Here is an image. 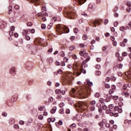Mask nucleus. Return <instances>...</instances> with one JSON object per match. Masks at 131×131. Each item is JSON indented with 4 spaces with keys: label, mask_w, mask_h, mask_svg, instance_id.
I'll return each instance as SVG.
<instances>
[{
    "label": "nucleus",
    "mask_w": 131,
    "mask_h": 131,
    "mask_svg": "<svg viewBox=\"0 0 131 131\" xmlns=\"http://www.w3.org/2000/svg\"><path fill=\"white\" fill-rule=\"evenodd\" d=\"M91 89L90 88L83 89L82 87L76 86L71 90V93L73 95L79 96L80 99H84L88 98V96L90 95Z\"/></svg>",
    "instance_id": "nucleus-1"
},
{
    "label": "nucleus",
    "mask_w": 131,
    "mask_h": 131,
    "mask_svg": "<svg viewBox=\"0 0 131 131\" xmlns=\"http://www.w3.org/2000/svg\"><path fill=\"white\" fill-rule=\"evenodd\" d=\"M56 31L57 32H58V33L62 34V33H68L70 30L69 28H68V27H67L66 26H63L62 27V26L58 25L56 26Z\"/></svg>",
    "instance_id": "nucleus-2"
},
{
    "label": "nucleus",
    "mask_w": 131,
    "mask_h": 131,
    "mask_svg": "<svg viewBox=\"0 0 131 131\" xmlns=\"http://www.w3.org/2000/svg\"><path fill=\"white\" fill-rule=\"evenodd\" d=\"M64 17H68L69 19H73L75 14L71 11H65L64 12Z\"/></svg>",
    "instance_id": "nucleus-3"
},
{
    "label": "nucleus",
    "mask_w": 131,
    "mask_h": 131,
    "mask_svg": "<svg viewBox=\"0 0 131 131\" xmlns=\"http://www.w3.org/2000/svg\"><path fill=\"white\" fill-rule=\"evenodd\" d=\"M79 108L81 110L80 112H83V111L86 109V105H85V103H81L79 105Z\"/></svg>",
    "instance_id": "nucleus-4"
},
{
    "label": "nucleus",
    "mask_w": 131,
    "mask_h": 131,
    "mask_svg": "<svg viewBox=\"0 0 131 131\" xmlns=\"http://www.w3.org/2000/svg\"><path fill=\"white\" fill-rule=\"evenodd\" d=\"M10 74L13 75V76L16 75V71L15 70V67H12L11 68L10 70Z\"/></svg>",
    "instance_id": "nucleus-5"
},
{
    "label": "nucleus",
    "mask_w": 131,
    "mask_h": 131,
    "mask_svg": "<svg viewBox=\"0 0 131 131\" xmlns=\"http://www.w3.org/2000/svg\"><path fill=\"white\" fill-rule=\"evenodd\" d=\"M28 2L32 4H36V5H39L40 4L39 0H28Z\"/></svg>",
    "instance_id": "nucleus-6"
},
{
    "label": "nucleus",
    "mask_w": 131,
    "mask_h": 131,
    "mask_svg": "<svg viewBox=\"0 0 131 131\" xmlns=\"http://www.w3.org/2000/svg\"><path fill=\"white\" fill-rule=\"evenodd\" d=\"M37 15L39 17H43L45 16H48V14L47 13V12L44 11L38 13Z\"/></svg>",
    "instance_id": "nucleus-7"
},
{
    "label": "nucleus",
    "mask_w": 131,
    "mask_h": 131,
    "mask_svg": "<svg viewBox=\"0 0 131 131\" xmlns=\"http://www.w3.org/2000/svg\"><path fill=\"white\" fill-rule=\"evenodd\" d=\"M77 2L78 5L79 6H81V5H83V4H84L85 2H86V0H76Z\"/></svg>",
    "instance_id": "nucleus-8"
},
{
    "label": "nucleus",
    "mask_w": 131,
    "mask_h": 131,
    "mask_svg": "<svg viewBox=\"0 0 131 131\" xmlns=\"http://www.w3.org/2000/svg\"><path fill=\"white\" fill-rule=\"evenodd\" d=\"M26 66L28 70H30L32 68V64L30 62L26 63Z\"/></svg>",
    "instance_id": "nucleus-9"
},
{
    "label": "nucleus",
    "mask_w": 131,
    "mask_h": 131,
    "mask_svg": "<svg viewBox=\"0 0 131 131\" xmlns=\"http://www.w3.org/2000/svg\"><path fill=\"white\" fill-rule=\"evenodd\" d=\"M101 103V104L102 105L103 110H107V109H108V107L107 106V105H106L105 103H104V102H102Z\"/></svg>",
    "instance_id": "nucleus-10"
},
{
    "label": "nucleus",
    "mask_w": 131,
    "mask_h": 131,
    "mask_svg": "<svg viewBox=\"0 0 131 131\" xmlns=\"http://www.w3.org/2000/svg\"><path fill=\"white\" fill-rule=\"evenodd\" d=\"M100 24V21H99L98 20H95V21H93L92 22V24H93L94 27H96V24Z\"/></svg>",
    "instance_id": "nucleus-11"
},
{
    "label": "nucleus",
    "mask_w": 131,
    "mask_h": 131,
    "mask_svg": "<svg viewBox=\"0 0 131 131\" xmlns=\"http://www.w3.org/2000/svg\"><path fill=\"white\" fill-rule=\"evenodd\" d=\"M15 120L14 118H11L9 120V124L13 125L14 123H15Z\"/></svg>",
    "instance_id": "nucleus-12"
},
{
    "label": "nucleus",
    "mask_w": 131,
    "mask_h": 131,
    "mask_svg": "<svg viewBox=\"0 0 131 131\" xmlns=\"http://www.w3.org/2000/svg\"><path fill=\"white\" fill-rule=\"evenodd\" d=\"M12 9H13V7L12 6V5H11V3H10L9 7L8 12V14H9V15H10V14L12 13Z\"/></svg>",
    "instance_id": "nucleus-13"
},
{
    "label": "nucleus",
    "mask_w": 131,
    "mask_h": 131,
    "mask_svg": "<svg viewBox=\"0 0 131 131\" xmlns=\"http://www.w3.org/2000/svg\"><path fill=\"white\" fill-rule=\"evenodd\" d=\"M9 21L11 22V23H14V22L16 21V18L11 17L9 18Z\"/></svg>",
    "instance_id": "nucleus-14"
},
{
    "label": "nucleus",
    "mask_w": 131,
    "mask_h": 131,
    "mask_svg": "<svg viewBox=\"0 0 131 131\" xmlns=\"http://www.w3.org/2000/svg\"><path fill=\"white\" fill-rule=\"evenodd\" d=\"M98 111L99 113H102V112H103V106L102 104H100V107L98 108Z\"/></svg>",
    "instance_id": "nucleus-15"
},
{
    "label": "nucleus",
    "mask_w": 131,
    "mask_h": 131,
    "mask_svg": "<svg viewBox=\"0 0 131 131\" xmlns=\"http://www.w3.org/2000/svg\"><path fill=\"white\" fill-rule=\"evenodd\" d=\"M56 110H57V107L56 106H54L53 108L51 110V113L54 114L55 112H56Z\"/></svg>",
    "instance_id": "nucleus-16"
},
{
    "label": "nucleus",
    "mask_w": 131,
    "mask_h": 131,
    "mask_svg": "<svg viewBox=\"0 0 131 131\" xmlns=\"http://www.w3.org/2000/svg\"><path fill=\"white\" fill-rule=\"evenodd\" d=\"M28 30H24L23 32V35L25 36L26 35H27L28 34Z\"/></svg>",
    "instance_id": "nucleus-17"
},
{
    "label": "nucleus",
    "mask_w": 131,
    "mask_h": 131,
    "mask_svg": "<svg viewBox=\"0 0 131 131\" xmlns=\"http://www.w3.org/2000/svg\"><path fill=\"white\" fill-rule=\"evenodd\" d=\"M97 104V101L96 100H93L91 102H90V105L91 106H95Z\"/></svg>",
    "instance_id": "nucleus-18"
},
{
    "label": "nucleus",
    "mask_w": 131,
    "mask_h": 131,
    "mask_svg": "<svg viewBox=\"0 0 131 131\" xmlns=\"http://www.w3.org/2000/svg\"><path fill=\"white\" fill-rule=\"evenodd\" d=\"M47 95H48L49 96H50V95H52V94H53V91L50 90V89H48L47 90Z\"/></svg>",
    "instance_id": "nucleus-19"
},
{
    "label": "nucleus",
    "mask_w": 131,
    "mask_h": 131,
    "mask_svg": "<svg viewBox=\"0 0 131 131\" xmlns=\"http://www.w3.org/2000/svg\"><path fill=\"white\" fill-rule=\"evenodd\" d=\"M35 42H38L39 45H42L41 39H37L35 40Z\"/></svg>",
    "instance_id": "nucleus-20"
},
{
    "label": "nucleus",
    "mask_w": 131,
    "mask_h": 131,
    "mask_svg": "<svg viewBox=\"0 0 131 131\" xmlns=\"http://www.w3.org/2000/svg\"><path fill=\"white\" fill-rule=\"evenodd\" d=\"M86 63V61H85V60H84L82 62V66H84V68H88V66H86V65L85 66Z\"/></svg>",
    "instance_id": "nucleus-21"
},
{
    "label": "nucleus",
    "mask_w": 131,
    "mask_h": 131,
    "mask_svg": "<svg viewBox=\"0 0 131 131\" xmlns=\"http://www.w3.org/2000/svg\"><path fill=\"white\" fill-rule=\"evenodd\" d=\"M49 120L51 121V122H55V121H56V119L55 118H49L48 119V121H49Z\"/></svg>",
    "instance_id": "nucleus-22"
},
{
    "label": "nucleus",
    "mask_w": 131,
    "mask_h": 131,
    "mask_svg": "<svg viewBox=\"0 0 131 131\" xmlns=\"http://www.w3.org/2000/svg\"><path fill=\"white\" fill-rule=\"evenodd\" d=\"M123 30H126V28L125 27H120V31L123 32Z\"/></svg>",
    "instance_id": "nucleus-23"
},
{
    "label": "nucleus",
    "mask_w": 131,
    "mask_h": 131,
    "mask_svg": "<svg viewBox=\"0 0 131 131\" xmlns=\"http://www.w3.org/2000/svg\"><path fill=\"white\" fill-rule=\"evenodd\" d=\"M95 109H96V107L95 106L91 105V106H90V111H95Z\"/></svg>",
    "instance_id": "nucleus-24"
},
{
    "label": "nucleus",
    "mask_w": 131,
    "mask_h": 131,
    "mask_svg": "<svg viewBox=\"0 0 131 131\" xmlns=\"http://www.w3.org/2000/svg\"><path fill=\"white\" fill-rule=\"evenodd\" d=\"M75 47L74 46H72L69 47L70 51H74Z\"/></svg>",
    "instance_id": "nucleus-25"
},
{
    "label": "nucleus",
    "mask_w": 131,
    "mask_h": 131,
    "mask_svg": "<svg viewBox=\"0 0 131 131\" xmlns=\"http://www.w3.org/2000/svg\"><path fill=\"white\" fill-rule=\"evenodd\" d=\"M55 94H61V90L60 89H56L55 91Z\"/></svg>",
    "instance_id": "nucleus-26"
},
{
    "label": "nucleus",
    "mask_w": 131,
    "mask_h": 131,
    "mask_svg": "<svg viewBox=\"0 0 131 131\" xmlns=\"http://www.w3.org/2000/svg\"><path fill=\"white\" fill-rule=\"evenodd\" d=\"M41 29H46L47 28V25L45 24H42L41 26Z\"/></svg>",
    "instance_id": "nucleus-27"
},
{
    "label": "nucleus",
    "mask_w": 131,
    "mask_h": 131,
    "mask_svg": "<svg viewBox=\"0 0 131 131\" xmlns=\"http://www.w3.org/2000/svg\"><path fill=\"white\" fill-rule=\"evenodd\" d=\"M123 66V65L122 64H121V63H119L117 66L118 68H119V69H121V68H122Z\"/></svg>",
    "instance_id": "nucleus-28"
},
{
    "label": "nucleus",
    "mask_w": 131,
    "mask_h": 131,
    "mask_svg": "<svg viewBox=\"0 0 131 131\" xmlns=\"http://www.w3.org/2000/svg\"><path fill=\"white\" fill-rule=\"evenodd\" d=\"M87 84L89 88H91L93 85V82L89 81L87 83Z\"/></svg>",
    "instance_id": "nucleus-29"
},
{
    "label": "nucleus",
    "mask_w": 131,
    "mask_h": 131,
    "mask_svg": "<svg viewBox=\"0 0 131 131\" xmlns=\"http://www.w3.org/2000/svg\"><path fill=\"white\" fill-rule=\"evenodd\" d=\"M87 39L88 36L86 35H83L82 36V39H83V40H86Z\"/></svg>",
    "instance_id": "nucleus-30"
},
{
    "label": "nucleus",
    "mask_w": 131,
    "mask_h": 131,
    "mask_svg": "<svg viewBox=\"0 0 131 131\" xmlns=\"http://www.w3.org/2000/svg\"><path fill=\"white\" fill-rule=\"evenodd\" d=\"M118 10V7L116 6V7H115V8L113 9V11L114 13H115V12H117Z\"/></svg>",
    "instance_id": "nucleus-31"
},
{
    "label": "nucleus",
    "mask_w": 131,
    "mask_h": 131,
    "mask_svg": "<svg viewBox=\"0 0 131 131\" xmlns=\"http://www.w3.org/2000/svg\"><path fill=\"white\" fill-rule=\"evenodd\" d=\"M25 36V39L27 40H30V36H29V35H26Z\"/></svg>",
    "instance_id": "nucleus-32"
},
{
    "label": "nucleus",
    "mask_w": 131,
    "mask_h": 131,
    "mask_svg": "<svg viewBox=\"0 0 131 131\" xmlns=\"http://www.w3.org/2000/svg\"><path fill=\"white\" fill-rule=\"evenodd\" d=\"M25 123V122L23 120H20L19 121V124H20V125H24Z\"/></svg>",
    "instance_id": "nucleus-33"
},
{
    "label": "nucleus",
    "mask_w": 131,
    "mask_h": 131,
    "mask_svg": "<svg viewBox=\"0 0 131 131\" xmlns=\"http://www.w3.org/2000/svg\"><path fill=\"white\" fill-rule=\"evenodd\" d=\"M95 68H96V69H97L99 70L101 69V66L99 65V64H97L95 67Z\"/></svg>",
    "instance_id": "nucleus-34"
},
{
    "label": "nucleus",
    "mask_w": 131,
    "mask_h": 131,
    "mask_svg": "<svg viewBox=\"0 0 131 131\" xmlns=\"http://www.w3.org/2000/svg\"><path fill=\"white\" fill-rule=\"evenodd\" d=\"M109 94L111 95L112 94H113L114 93V90L111 89L108 91Z\"/></svg>",
    "instance_id": "nucleus-35"
},
{
    "label": "nucleus",
    "mask_w": 131,
    "mask_h": 131,
    "mask_svg": "<svg viewBox=\"0 0 131 131\" xmlns=\"http://www.w3.org/2000/svg\"><path fill=\"white\" fill-rule=\"evenodd\" d=\"M20 8V6H19V5H16L14 6V9H15L16 10H19Z\"/></svg>",
    "instance_id": "nucleus-36"
},
{
    "label": "nucleus",
    "mask_w": 131,
    "mask_h": 131,
    "mask_svg": "<svg viewBox=\"0 0 131 131\" xmlns=\"http://www.w3.org/2000/svg\"><path fill=\"white\" fill-rule=\"evenodd\" d=\"M19 15H20V14L18 12H15L14 13L15 18H16L17 17H18L19 16Z\"/></svg>",
    "instance_id": "nucleus-37"
},
{
    "label": "nucleus",
    "mask_w": 131,
    "mask_h": 131,
    "mask_svg": "<svg viewBox=\"0 0 131 131\" xmlns=\"http://www.w3.org/2000/svg\"><path fill=\"white\" fill-rule=\"evenodd\" d=\"M43 119V115H40L38 116V119H40V120H41V119Z\"/></svg>",
    "instance_id": "nucleus-38"
},
{
    "label": "nucleus",
    "mask_w": 131,
    "mask_h": 131,
    "mask_svg": "<svg viewBox=\"0 0 131 131\" xmlns=\"http://www.w3.org/2000/svg\"><path fill=\"white\" fill-rule=\"evenodd\" d=\"M99 126H100V127H103V126H104V123L103 122H101L99 124Z\"/></svg>",
    "instance_id": "nucleus-39"
},
{
    "label": "nucleus",
    "mask_w": 131,
    "mask_h": 131,
    "mask_svg": "<svg viewBox=\"0 0 131 131\" xmlns=\"http://www.w3.org/2000/svg\"><path fill=\"white\" fill-rule=\"evenodd\" d=\"M101 74V72L100 71H97L95 73L96 75H100Z\"/></svg>",
    "instance_id": "nucleus-40"
},
{
    "label": "nucleus",
    "mask_w": 131,
    "mask_h": 131,
    "mask_svg": "<svg viewBox=\"0 0 131 131\" xmlns=\"http://www.w3.org/2000/svg\"><path fill=\"white\" fill-rule=\"evenodd\" d=\"M127 7H129V9L131 10V5H130V2H127Z\"/></svg>",
    "instance_id": "nucleus-41"
},
{
    "label": "nucleus",
    "mask_w": 131,
    "mask_h": 131,
    "mask_svg": "<svg viewBox=\"0 0 131 131\" xmlns=\"http://www.w3.org/2000/svg\"><path fill=\"white\" fill-rule=\"evenodd\" d=\"M106 114H110L111 113V110H107L105 112Z\"/></svg>",
    "instance_id": "nucleus-42"
},
{
    "label": "nucleus",
    "mask_w": 131,
    "mask_h": 131,
    "mask_svg": "<svg viewBox=\"0 0 131 131\" xmlns=\"http://www.w3.org/2000/svg\"><path fill=\"white\" fill-rule=\"evenodd\" d=\"M57 73H58V74H62V73H63V71H62L61 69H59L58 71H57Z\"/></svg>",
    "instance_id": "nucleus-43"
},
{
    "label": "nucleus",
    "mask_w": 131,
    "mask_h": 131,
    "mask_svg": "<svg viewBox=\"0 0 131 131\" xmlns=\"http://www.w3.org/2000/svg\"><path fill=\"white\" fill-rule=\"evenodd\" d=\"M72 58L74 59V60H76V59H77V56H76V55L75 54H73L72 55Z\"/></svg>",
    "instance_id": "nucleus-44"
},
{
    "label": "nucleus",
    "mask_w": 131,
    "mask_h": 131,
    "mask_svg": "<svg viewBox=\"0 0 131 131\" xmlns=\"http://www.w3.org/2000/svg\"><path fill=\"white\" fill-rule=\"evenodd\" d=\"M26 99H27V101H29V100H30V95H29V94H28L26 96Z\"/></svg>",
    "instance_id": "nucleus-45"
},
{
    "label": "nucleus",
    "mask_w": 131,
    "mask_h": 131,
    "mask_svg": "<svg viewBox=\"0 0 131 131\" xmlns=\"http://www.w3.org/2000/svg\"><path fill=\"white\" fill-rule=\"evenodd\" d=\"M114 107V105L113 104H110L108 105L109 109H113Z\"/></svg>",
    "instance_id": "nucleus-46"
},
{
    "label": "nucleus",
    "mask_w": 131,
    "mask_h": 131,
    "mask_svg": "<svg viewBox=\"0 0 131 131\" xmlns=\"http://www.w3.org/2000/svg\"><path fill=\"white\" fill-rule=\"evenodd\" d=\"M27 25L28 26H29V27L32 26V23L29 21V22H28V23L27 24Z\"/></svg>",
    "instance_id": "nucleus-47"
},
{
    "label": "nucleus",
    "mask_w": 131,
    "mask_h": 131,
    "mask_svg": "<svg viewBox=\"0 0 131 131\" xmlns=\"http://www.w3.org/2000/svg\"><path fill=\"white\" fill-rule=\"evenodd\" d=\"M105 89H110V85L109 84H105Z\"/></svg>",
    "instance_id": "nucleus-48"
},
{
    "label": "nucleus",
    "mask_w": 131,
    "mask_h": 131,
    "mask_svg": "<svg viewBox=\"0 0 131 131\" xmlns=\"http://www.w3.org/2000/svg\"><path fill=\"white\" fill-rule=\"evenodd\" d=\"M48 100L49 102H53L54 101V98H53V97H50Z\"/></svg>",
    "instance_id": "nucleus-49"
},
{
    "label": "nucleus",
    "mask_w": 131,
    "mask_h": 131,
    "mask_svg": "<svg viewBox=\"0 0 131 131\" xmlns=\"http://www.w3.org/2000/svg\"><path fill=\"white\" fill-rule=\"evenodd\" d=\"M42 20L43 22H46V20H47V18L46 17V16H42Z\"/></svg>",
    "instance_id": "nucleus-50"
},
{
    "label": "nucleus",
    "mask_w": 131,
    "mask_h": 131,
    "mask_svg": "<svg viewBox=\"0 0 131 131\" xmlns=\"http://www.w3.org/2000/svg\"><path fill=\"white\" fill-rule=\"evenodd\" d=\"M79 54L80 56H84V53H83V51H80Z\"/></svg>",
    "instance_id": "nucleus-51"
},
{
    "label": "nucleus",
    "mask_w": 131,
    "mask_h": 131,
    "mask_svg": "<svg viewBox=\"0 0 131 131\" xmlns=\"http://www.w3.org/2000/svg\"><path fill=\"white\" fill-rule=\"evenodd\" d=\"M95 96L96 97V98H99V97H100V93H97L95 94Z\"/></svg>",
    "instance_id": "nucleus-52"
},
{
    "label": "nucleus",
    "mask_w": 131,
    "mask_h": 131,
    "mask_svg": "<svg viewBox=\"0 0 131 131\" xmlns=\"http://www.w3.org/2000/svg\"><path fill=\"white\" fill-rule=\"evenodd\" d=\"M119 107L118 106H115L114 110V111H118Z\"/></svg>",
    "instance_id": "nucleus-53"
},
{
    "label": "nucleus",
    "mask_w": 131,
    "mask_h": 131,
    "mask_svg": "<svg viewBox=\"0 0 131 131\" xmlns=\"http://www.w3.org/2000/svg\"><path fill=\"white\" fill-rule=\"evenodd\" d=\"M31 125V123L30 121H27L26 122V125L29 126Z\"/></svg>",
    "instance_id": "nucleus-54"
},
{
    "label": "nucleus",
    "mask_w": 131,
    "mask_h": 131,
    "mask_svg": "<svg viewBox=\"0 0 131 131\" xmlns=\"http://www.w3.org/2000/svg\"><path fill=\"white\" fill-rule=\"evenodd\" d=\"M114 25L115 27H117V26H118V22L115 21Z\"/></svg>",
    "instance_id": "nucleus-55"
},
{
    "label": "nucleus",
    "mask_w": 131,
    "mask_h": 131,
    "mask_svg": "<svg viewBox=\"0 0 131 131\" xmlns=\"http://www.w3.org/2000/svg\"><path fill=\"white\" fill-rule=\"evenodd\" d=\"M9 35L10 36H13V35H14V33H13V31H10Z\"/></svg>",
    "instance_id": "nucleus-56"
},
{
    "label": "nucleus",
    "mask_w": 131,
    "mask_h": 131,
    "mask_svg": "<svg viewBox=\"0 0 131 131\" xmlns=\"http://www.w3.org/2000/svg\"><path fill=\"white\" fill-rule=\"evenodd\" d=\"M38 110L39 111H42L43 110V106L38 107Z\"/></svg>",
    "instance_id": "nucleus-57"
},
{
    "label": "nucleus",
    "mask_w": 131,
    "mask_h": 131,
    "mask_svg": "<svg viewBox=\"0 0 131 131\" xmlns=\"http://www.w3.org/2000/svg\"><path fill=\"white\" fill-rule=\"evenodd\" d=\"M66 113H67V114H70V110L69 108H67L66 110Z\"/></svg>",
    "instance_id": "nucleus-58"
},
{
    "label": "nucleus",
    "mask_w": 131,
    "mask_h": 131,
    "mask_svg": "<svg viewBox=\"0 0 131 131\" xmlns=\"http://www.w3.org/2000/svg\"><path fill=\"white\" fill-rule=\"evenodd\" d=\"M122 56H123L124 57H125V56H126V55H127V52H124L122 54Z\"/></svg>",
    "instance_id": "nucleus-59"
},
{
    "label": "nucleus",
    "mask_w": 131,
    "mask_h": 131,
    "mask_svg": "<svg viewBox=\"0 0 131 131\" xmlns=\"http://www.w3.org/2000/svg\"><path fill=\"white\" fill-rule=\"evenodd\" d=\"M11 31H14L15 30V26H13L10 28Z\"/></svg>",
    "instance_id": "nucleus-60"
},
{
    "label": "nucleus",
    "mask_w": 131,
    "mask_h": 131,
    "mask_svg": "<svg viewBox=\"0 0 131 131\" xmlns=\"http://www.w3.org/2000/svg\"><path fill=\"white\" fill-rule=\"evenodd\" d=\"M129 95V94H128V92H126L124 94V96H125V97H126V98H127V97H128Z\"/></svg>",
    "instance_id": "nucleus-61"
},
{
    "label": "nucleus",
    "mask_w": 131,
    "mask_h": 131,
    "mask_svg": "<svg viewBox=\"0 0 131 131\" xmlns=\"http://www.w3.org/2000/svg\"><path fill=\"white\" fill-rule=\"evenodd\" d=\"M14 128H19V125H18V124H15L13 126Z\"/></svg>",
    "instance_id": "nucleus-62"
},
{
    "label": "nucleus",
    "mask_w": 131,
    "mask_h": 131,
    "mask_svg": "<svg viewBox=\"0 0 131 131\" xmlns=\"http://www.w3.org/2000/svg\"><path fill=\"white\" fill-rule=\"evenodd\" d=\"M63 106H64V103L61 102L60 103L59 107H60V108H62Z\"/></svg>",
    "instance_id": "nucleus-63"
},
{
    "label": "nucleus",
    "mask_w": 131,
    "mask_h": 131,
    "mask_svg": "<svg viewBox=\"0 0 131 131\" xmlns=\"http://www.w3.org/2000/svg\"><path fill=\"white\" fill-rule=\"evenodd\" d=\"M106 50H107V48H106L105 47H104L102 48L103 52H106Z\"/></svg>",
    "instance_id": "nucleus-64"
}]
</instances>
